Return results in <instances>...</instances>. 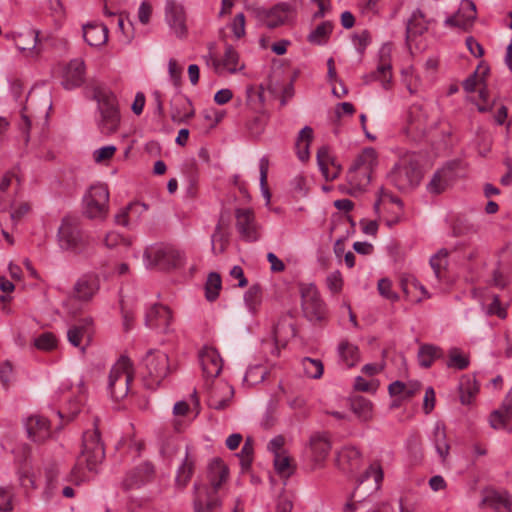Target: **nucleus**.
Returning <instances> with one entry per match:
<instances>
[{
	"mask_svg": "<svg viewBox=\"0 0 512 512\" xmlns=\"http://www.w3.org/2000/svg\"><path fill=\"white\" fill-rule=\"evenodd\" d=\"M116 150L117 148L114 145L103 146L96 149L93 153L94 161L96 163H104L114 156Z\"/></svg>",
	"mask_w": 512,
	"mask_h": 512,
	"instance_id": "obj_57",
	"label": "nucleus"
},
{
	"mask_svg": "<svg viewBox=\"0 0 512 512\" xmlns=\"http://www.w3.org/2000/svg\"><path fill=\"white\" fill-rule=\"evenodd\" d=\"M92 324L91 319H85L82 324L74 325L69 328L67 332V338L71 345L79 347L82 338L85 335H89V326Z\"/></svg>",
	"mask_w": 512,
	"mask_h": 512,
	"instance_id": "obj_41",
	"label": "nucleus"
},
{
	"mask_svg": "<svg viewBox=\"0 0 512 512\" xmlns=\"http://www.w3.org/2000/svg\"><path fill=\"white\" fill-rule=\"evenodd\" d=\"M168 73L173 84L175 86H179L182 80L183 68L178 64V62L175 59L169 60Z\"/></svg>",
	"mask_w": 512,
	"mask_h": 512,
	"instance_id": "obj_58",
	"label": "nucleus"
},
{
	"mask_svg": "<svg viewBox=\"0 0 512 512\" xmlns=\"http://www.w3.org/2000/svg\"><path fill=\"white\" fill-rule=\"evenodd\" d=\"M57 240L60 248L74 254L83 253L88 245V237L80 227L78 217L67 215L63 217L57 232Z\"/></svg>",
	"mask_w": 512,
	"mask_h": 512,
	"instance_id": "obj_3",
	"label": "nucleus"
},
{
	"mask_svg": "<svg viewBox=\"0 0 512 512\" xmlns=\"http://www.w3.org/2000/svg\"><path fill=\"white\" fill-rule=\"evenodd\" d=\"M38 35L37 30L29 28L20 33H6L5 37L8 40H13L19 51L32 54L38 42Z\"/></svg>",
	"mask_w": 512,
	"mask_h": 512,
	"instance_id": "obj_23",
	"label": "nucleus"
},
{
	"mask_svg": "<svg viewBox=\"0 0 512 512\" xmlns=\"http://www.w3.org/2000/svg\"><path fill=\"white\" fill-rule=\"evenodd\" d=\"M104 458V444L101 441L100 432L95 426L92 431H86L83 434L82 450L72 469L73 481L79 484L84 479L83 468L86 467L89 471H94Z\"/></svg>",
	"mask_w": 512,
	"mask_h": 512,
	"instance_id": "obj_2",
	"label": "nucleus"
},
{
	"mask_svg": "<svg viewBox=\"0 0 512 512\" xmlns=\"http://www.w3.org/2000/svg\"><path fill=\"white\" fill-rule=\"evenodd\" d=\"M94 98L98 103L100 114L97 120L100 132L104 135L115 133L120 123V113L115 95L108 90L98 88L94 91Z\"/></svg>",
	"mask_w": 512,
	"mask_h": 512,
	"instance_id": "obj_4",
	"label": "nucleus"
},
{
	"mask_svg": "<svg viewBox=\"0 0 512 512\" xmlns=\"http://www.w3.org/2000/svg\"><path fill=\"white\" fill-rule=\"evenodd\" d=\"M57 339L51 332H44L34 340V345L39 350L49 351L56 347Z\"/></svg>",
	"mask_w": 512,
	"mask_h": 512,
	"instance_id": "obj_54",
	"label": "nucleus"
},
{
	"mask_svg": "<svg viewBox=\"0 0 512 512\" xmlns=\"http://www.w3.org/2000/svg\"><path fill=\"white\" fill-rule=\"evenodd\" d=\"M236 229L246 242H255L260 238L254 212L248 208L235 210Z\"/></svg>",
	"mask_w": 512,
	"mask_h": 512,
	"instance_id": "obj_13",
	"label": "nucleus"
},
{
	"mask_svg": "<svg viewBox=\"0 0 512 512\" xmlns=\"http://www.w3.org/2000/svg\"><path fill=\"white\" fill-rule=\"evenodd\" d=\"M351 409L362 421H369L372 418V403L362 396L353 398Z\"/></svg>",
	"mask_w": 512,
	"mask_h": 512,
	"instance_id": "obj_40",
	"label": "nucleus"
},
{
	"mask_svg": "<svg viewBox=\"0 0 512 512\" xmlns=\"http://www.w3.org/2000/svg\"><path fill=\"white\" fill-rule=\"evenodd\" d=\"M146 375L144 384L148 389H156L170 373L169 357L160 350H149L143 359Z\"/></svg>",
	"mask_w": 512,
	"mask_h": 512,
	"instance_id": "obj_9",
	"label": "nucleus"
},
{
	"mask_svg": "<svg viewBox=\"0 0 512 512\" xmlns=\"http://www.w3.org/2000/svg\"><path fill=\"white\" fill-rule=\"evenodd\" d=\"M460 401L464 405H469L479 391L475 379L463 377L459 383Z\"/></svg>",
	"mask_w": 512,
	"mask_h": 512,
	"instance_id": "obj_38",
	"label": "nucleus"
},
{
	"mask_svg": "<svg viewBox=\"0 0 512 512\" xmlns=\"http://www.w3.org/2000/svg\"><path fill=\"white\" fill-rule=\"evenodd\" d=\"M408 131L425 134L427 129L430 127L429 114L426 107L423 104H413L408 112L407 118Z\"/></svg>",
	"mask_w": 512,
	"mask_h": 512,
	"instance_id": "obj_21",
	"label": "nucleus"
},
{
	"mask_svg": "<svg viewBox=\"0 0 512 512\" xmlns=\"http://www.w3.org/2000/svg\"><path fill=\"white\" fill-rule=\"evenodd\" d=\"M269 168V160L266 157H262L259 163L260 170V186L263 196L266 199L267 204L270 202L271 194L267 187V175Z\"/></svg>",
	"mask_w": 512,
	"mask_h": 512,
	"instance_id": "obj_53",
	"label": "nucleus"
},
{
	"mask_svg": "<svg viewBox=\"0 0 512 512\" xmlns=\"http://www.w3.org/2000/svg\"><path fill=\"white\" fill-rule=\"evenodd\" d=\"M489 72L488 67L478 66L477 70L469 75L463 81V88L466 92L472 93L475 91L476 86L484 80L485 75Z\"/></svg>",
	"mask_w": 512,
	"mask_h": 512,
	"instance_id": "obj_46",
	"label": "nucleus"
},
{
	"mask_svg": "<svg viewBox=\"0 0 512 512\" xmlns=\"http://www.w3.org/2000/svg\"><path fill=\"white\" fill-rule=\"evenodd\" d=\"M212 250L215 254L223 253L228 243V237L221 230V222H219L212 234Z\"/></svg>",
	"mask_w": 512,
	"mask_h": 512,
	"instance_id": "obj_50",
	"label": "nucleus"
},
{
	"mask_svg": "<svg viewBox=\"0 0 512 512\" xmlns=\"http://www.w3.org/2000/svg\"><path fill=\"white\" fill-rule=\"evenodd\" d=\"M304 373L307 377L318 379L323 374V364L320 360L306 357L302 361Z\"/></svg>",
	"mask_w": 512,
	"mask_h": 512,
	"instance_id": "obj_48",
	"label": "nucleus"
},
{
	"mask_svg": "<svg viewBox=\"0 0 512 512\" xmlns=\"http://www.w3.org/2000/svg\"><path fill=\"white\" fill-rule=\"evenodd\" d=\"M12 497V488L0 487V511L8 512L12 510Z\"/></svg>",
	"mask_w": 512,
	"mask_h": 512,
	"instance_id": "obj_62",
	"label": "nucleus"
},
{
	"mask_svg": "<svg viewBox=\"0 0 512 512\" xmlns=\"http://www.w3.org/2000/svg\"><path fill=\"white\" fill-rule=\"evenodd\" d=\"M339 356L348 368L355 366L360 360V352L356 345L342 341L338 346Z\"/></svg>",
	"mask_w": 512,
	"mask_h": 512,
	"instance_id": "obj_36",
	"label": "nucleus"
},
{
	"mask_svg": "<svg viewBox=\"0 0 512 512\" xmlns=\"http://www.w3.org/2000/svg\"><path fill=\"white\" fill-rule=\"evenodd\" d=\"M390 56L391 46L389 44H384L379 51V64L377 69L364 77V82L366 84L372 81H379L385 90H389L391 88L392 66Z\"/></svg>",
	"mask_w": 512,
	"mask_h": 512,
	"instance_id": "obj_12",
	"label": "nucleus"
},
{
	"mask_svg": "<svg viewBox=\"0 0 512 512\" xmlns=\"http://www.w3.org/2000/svg\"><path fill=\"white\" fill-rule=\"evenodd\" d=\"M203 373L206 377L215 378L222 371V359L213 347H204L199 354Z\"/></svg>",
	"mask_w": 512,
	"mask_h": 512,
	"instance_id": "obj_22",
	"label": "nucleus"
},
{
	"mask_svg": "<svg viewBox=\"0 0 512 512\" xmlns=\"http://www.w3.org/2000/svg\"><path fill=\"white\" fill-rule=\"evenodd\" d=\"M433 435L435 449L440 458L444 461L448 457L450 450V446L447 442L445 426L443 424L437 423L435 425Z\"/></svg>",
	"mask_w": 512,
	"mask_h": 512,
	"instance_id": "obj_37",
	"label": "nucleus"
},
{
	"mask_svg": "<svg viewBox=\"0 0 512 512\" xmlns=\"http://www.w3.org/2000/svg\"><path fill=\"white\" fill-rule=\"evenodd\" d=\"M142 208V210H146L147 207L144 204L140 203H131L124 209H122L118 214L115 215V222L118 225L128 226L129 223V213Z\"/></svg>",
	"mask_w": 512,
	"mask_h": 512,
	"instance_id": "obj_55",
	"label": "nucleus"
},
{
	"mask_svg": "<svg viewBox=\"0 0 512 512\" xmlns=\"http://www.w3.org/2000/svg\"><path fill=\"white\" fill-rule=\"evenodd\" d=\"M19 482L20 485L25 489H35V478L34 475L30 472V469L26 466L22 467L19 472Z\"/></svg>",
	"mask_w": 512,
	"mask_h": 512,
	"instance_id": "obj_61",
	"label": "nucleus"
},
{
	"mask_svg": "<svg viewBox=\"0 0 512 512\" xmlns=\"http://www.w3.org/2000/svg\"><path fill=\"white\" fill-rule=\"evenodd\" d=\"M290 12V6L286 3H279L271 9L258 8L256 17L266 27L273 29L285 23Z\"/></svg>",
	"mask_w": 512,
	"mask_h": 512,
	"instance_id": "obj_19",
	"label": "nucleus"
},
{
	"mask_svg": "<svg viewBox=\"0 0 512 512\" xmlns=\"http://www.w3.org/2000/svg\"><path fill=\"white\" fill-rule=\"evenodd\" d=\"M333 25L329 21L322 22L319 24L311 33L308 35V41L313 44H324L329 39L332 33Z\"/></svg>",
	"mask_w": 512,
	"mask_h": 512,
	"instance_id": "obj_42",
	"label": "nucleus"
},
{
	"mask_svg": "<svg viewBox=\"0 0 512 512\" xmlns=\"http://www.w3.org/2000/svg\"><path fill=\"white\" fill-rule=\"evenodd\" d=\"M326 284L333 293H338L342 289L343 280L339 271L329 274L326 278Z\"/></svg>",
	"mask_w": 512,
	"mask_h": 512,
	"instance_id": "obj_64",
	"label": "nucleus"
},
{
	"mask_svg": "<svg viewBox=\"0 0 512 512\" xmlns=\"http://www.w3.org/2000/svg\"><path fill=\"white\" fill-rule=\"evenodd\" d=\"M154 472V466L151 463L145 462L131 472L125 485L127 488L140 487L152 479Z\"/></svg>",
	"mask_w": 512,
	"mask_h": 512,
	"instance_id": "obj_30",
	"label": "nucleus"
},
{
	"mask_svg": "<svg viewBox=\"0 0 512 512\" xmlns=\"http://www.w3.org/2000/svg\"><path fill=\"white\" fill-rule=\"evenodd\" d=\"M448 255V250L443 248L430 258V266L438 280L442 278V272L448 265Z\"/></svg>",
	"mask_w": 512,
	"mask_h": 512,
	"instance_id": "obj_43",
	"label": "nucleus"
},
{
	"mask_svg": "<svg viewBox=\"0 0 512 512\" xmlns=\"http://www.w3.org/2000/svg\"><path fill=\"white\" fill-rule=\"evenodd\" d=\"M144 262L148 268L157 267L162 270H169L180 267L183 264V255L172 246L155 244L147 247L144 251Z\"/></svg>",
	"mask_w": 512,
	"mask_h": 512,
	"instance_id": "obj_8",
	"label": "nucleus"
},
{
	"mask_svg": "<svg viewBox=\"0 0 512 512\" xmlns=\"http://www.w3.org/2000/svg\"><path fill=\"white\" fill-rule=\"evenodd\" d=\"M317 162L320 171L328 181L336 179L341 172V166L331 157L329 149L326 146H322L318 149Z\"/></svg>",
	"mask_w": 512,
	"mask_h": 512,
	"instance_id": "obj_24",
	"label": "nucleus"
},
{
	"mask_svg": "<svg viewBox=\"0 0 512 512\" xmlns=\"http://www.w3.org/2000/svg\"><path fill=\"white\" fill-rule=\"evenodd\" d=\"M172 321V314L167 306L153 304L145 314V325L151 329H159L164 333L169 331Z\"/></svg>",
	"mask_w": 512,
	"mask_h": 512,
	"instance_id": "obj_18",
	"label": "nucleus"
},
{
	"mask_svg": "<svg viewBox=\"0 0 512 512\" xmlns=\"http://www.w3.org/2000/svg\"><path fill=\"white\" fill-rule=\"evenodd\" d=\"M378 291L380 295L388 300L395 301L398 299V295L392 291V283L390 280L383 278L378 281Z\"/></svg>",
	"mask_w": 512,
	"mask_h": 512,
	"instance_id": "obj_63",
	"label": "nucleus"
},
{
	"mask_svg": "<svg viewBox=\"0 0 512 512\" xmlns=\"http://www.w3.org/2000/svg\"><path fill=\"white\" fill-rule=\"evenodd\" d=\"M165 19L170 29L177 37H184L187 34L186 13L182 4L175 0H167L165 8Z\"/></svg>",
	"mask_w": 512,
	"mask_h": 512,
	"instance_id": "obj_15",
	"label": "nucleus"
},
{
	"mask_svg": "<svg viewBox=\"0 0 512 512\" xmlns=\"http://www.w3.org/2000/svg\"><path fill=\"white\" fill-rule=\"evenodd\" d=\"M262 291L258 284L252 285L244 295V301L250 312L254 313L261 303Z\"/></svg>",
	"mask_w": 512,
	"mask_h": 512,
	"instance_id": "obj_47",
	"label": "nucleus"
},
{
	"mask_svg": "<svg viewBox=\"0 0 512 512\" xmlns=\"http://www.w3.org/2000/svg\"><path fill=\"white\" fill-rule=\"evenodd\" d=\"M340 469L346 472L356 471L361 463V453L354 446H345L337 454Z\"/></svg>",
	"mask_w": 512,
	"mask_h": 512,
	"instance_id": "obj_27",
	"label": "nucleus"
},
{
	"mask_svg": "<svg viewBox=\"0 0 512 512\" xmlns=\"http://www.w3.org/2000/svg\"><path fill=\"white\" fill-rule=\"evenodd\" d=\"M443 357L444 351L442 348L433 344H422L417 354L419 365L423 368L431 367L435 360Z\"/></svg>",
	"mask_w": 512,
	"mask_h": 512,
	"instance_id": "obj_31",
	"label": "nucleus"
},
{
	"mask_svg": "<svg viewBox=\"0 0 512 512\" xmlns=\"http://www.w3.org/2000/svg\"><path fill=\"white\" fill-rule=\"evenodd\" d=\"M428 29V21L419 9L414 11L408 20L406 27L407 39L423 34Z\"/></svg>",
	"mask_w": 512,
	"mask_h": 512,
	"instance_id": "obj_34",
	"label": "nucleus"
},
{
	"mask_svg": "<svg viewBox=\"0 0 512 512\" xmlns=\"http://www.w3.org/2000/svg\"><path fill=\"white\" fill-rule=\"evenodd\" d=\"M313 139V129L310 126H305L300 130L295 148L298 158L301 161H306L309 158V146Z\"/></svg>",
	"mask_w": 512,
	"mask_h": 512,
	"instance_id": "obj_35",
	"label": "nucleus"
},
{
	"mask_svg": "<svg viewBox=\"0 0 512 512\" xmlns=\"http://www.w3.org/2000/svg\"><path fill=\"white\" fill-rule=\"evenodd\" d=\"M221 283V277L218 273L211 272L208 275L205 285L206 298L208 301H214L218 298L221 289Z\"/></svg>",
	"mask_w": 512,
	"mask_h": 512,
	"instance_id": "obj_44",
	"label": "nucleus"
},
{
	"mask_svg": "<svg viewBox=\"0 0 512 512\" xmlns=\"http://www.w3.org/2000/svg\"><path fill=\"white\" fill-rule=\"evenodd\" d=\"M388 179L400 191L414 189L422 179L418 161L413 156L400 159L389 173Z\"/></svg>",
	"mask_w": 512,
	"mask_h": 512,
	"instance_id": "obj_6",
	"label": "nucleus"
},
{
	"mask_svg": "<svg viewBox=\"0 0 512 512\" xmlns=\"http://www.w3.org/2000/svg\"><path fill=\"white\" fill-rule=\"evenodd\" d=\"M511 417V415L502 409L494 410L489 416V424L495 430L504 429L508 425Z\"/></svg>",
	"mask_w": 512,
	"mask_h": 512,
	"instance_id": "obj_52",
	"label": "nucleus"
},
{
	"mask_svg": "<svg viewBox=\"0 0 512 512\" xmlns=\"http://www.w3.org/2000/svg\"><path fill=\"white\" fill-rule=\"evenodd\" d=\"M448 181L449 178L446 176L445 171H437L429 182L427 189L431 193L439 194L446 189Z\"/></svg>",
	"mask_w": 512,
	"mask_h": 512,
	"instance_id": "obj_49",
	"label": "nucleus"
},
{
	"mask_svg": "<svg viewBox=\"0 0 512 512\" xmlns=\"http://www.w3.org/2000/svg\"><path fill=\"white\" fill-rule=\"evenodd\" d=\"M469 358L462 354L459 348L453 347L449 350V360L446 365L448 368L464 370L469 366Z\"/></svg>",
	"mask_w": 512,
	"mask_h": 512,
	"instance_id": "obj_45",
	"label": "nucleus"
},
{
	"mask_svg": "<svg viewBox=\"0 0 512 512\" xmlns=\"http://www.w3.org/2000/svg\"><path fill=\"white\" fill-rule=\"evenodd\" d=\"M196 459L189 453V447H186L185 457L179 466L175 478V484L179 488H185L190 482L195 471Z\"/></svg>",
	"mask_w": 512,
	"mask_h": 512,
	"instance_id": "obj_29",
	"label": "nucleus"
},
{
	"mask_svg": "<svg viewBox=\"0 0 512 512\" xmlns=\"http://www.w3.org/2000/svg\"><path fill=\"white\" fill-rule=\"evenodd\" d=\"M302 309L304 315L311 322H318L325 317V304L320 298V294L313 285L301 288Z\"/></svg>",
	"mask_w": 512,
	"mask_h": 512,
	"instance_id": "obj_11",
	"label": "nucleus"
},
{
	"mask_svg": "<svg viewBox=\"0 0 512 512\" xmlns=\"http://www.w3.org/2000/svg\"><path fill=\"white\" fill-rule=\"evenodd\" d=\"M485 502L492 508L499 510L501 508L510 509L511 501L507 494L492 492L485 498Z\"/></svg>",
	"mask_w": 512,
	"mask_h": 512,
	"instance_id": "obj_51",
	"label": "nucleus"
},
{
	"mask_svg": "<svg viewBox=\"0 0 512 512\" xmlns=\"http://www.w3.org/2000/svg\"><path fill=\"white\" fill-rule=\"evenodd\" d=\"M206 478V483L196 481L193 485L194 512H218L222 507L229 468L220 458H214L208 465Z\"/></svg>",
	"mask_w": 512,
	"mask_h": 512,
	"instance_id": "obj_1",
	"label": "nucleus"
},
{
	"mask_svg": "<svg viewBox=\"0 0 512 512\" xmlns=\"http://www.w3.org/2000/svg\"><path fill=\"white\" fill-rule=\"evenodd\" d=\"M377 165V152L368 147L357 156L347 172L350 186L357 191H363L371 182L373 169Z\"/></svg>",
	"mask_w": 512,
	"mask_h": 512,
	"instance_id": "obj_5",
	"label": "nucleus"
},
{
	"mask_svg": "<svg viewBox=\"0 0 512 512\" xmlns=\"http://www.w3.org/2000/svg\"><path fill=\"white\" fill-rule=\"evenodd\" d=\"M27 436L35 443H43L51 437L50 421L40 415H31L24 420Z\"/></svg>",
	"mask_w": 512,
	"mask_h": 512,
	"instance_id": "obj_17",
	"label": "nucleus"
},
{
	"mask_svg": "<svg viewBox=\"0 0 512 512\" xmlns=\"http://www.w3.org/2000/svg\"><path fill=\"white\" fill-rule=\"evenodd\" d=\"M233 394L234 390L231 386L227 384L218 385L209 394L208 406L214 410H224L229 406Z\"/></svg>",
	"mask_w": 512,
	"mask_h": 512,
	"instance_id": "obj_26",
	"label": "nucleus"
},
{
	"mask_svg": "<svg viewBox=\"0 0 512 512\" xmlns=\"http://www.w3.org/2000/svg\"><path fill=\"white\" fill-rule=\"evenodd\" d=\"M83 37L88 45L99 47L108 40V28L101 23H89L83 26Z\"/></svg>",
	"mask_w": 512,
	"mask_h": 512,
	"instance_id": "obj_28",
	"label": "nucleus"
},
{
	"mask_svg": "<svg viewBox=\"0 0 512 512\" xmlns=\"http://www.w3.org/2000/svg\"><path fill=\"white\" fill-rule=\"evenodd\" d=\"M233 35L240 39L245 35V15L238 13L230 24Z\"/></svg>",
	"mask_w": 512,
	"mask_h": 512,
	"instance_id": "obj_59",
	"label": "nucleus"
},
{
	"mask_svg": "<svg viewBox=\"0 0 512 512\" xmlns=\"http://www.w3.org/2000/svg\"><path fill=\"white\" fill-rule=\"evenodd\" d=\"M85 81V63L80 58L72 59L63 69L61 84L66 90L80 87Z\"/></svg>",
	"mask_w": 512,
	"mask_h": 512,
	"instance_id": "obj_20",
	"label": "nucleus"
},
{
	"mask_svg": "<svg viewBox=\"0 0 512 512\" xmlns=\"http://www.w3.org/2000/svg\"><path fill=\"white\" fill-rule=\"evenodd\" d=\"M100 289V278L96 274H84L74 284L72 295L81 302H90Z\"/></svg>",
	"mask_w": 512,
	"mask_h": 512,
	"instance_id": "obj_16",
	"label": "nucleus"
},
{
	"mask_svg": "<svg viewBox=\"0 0 512 512\" xmlns=\"http://www.w3.org/2000/svg\"><path fill=\"white\" fill-rule=\"evenodd\" d=\"M194 116V109L189 99L183 101V113L172 111L171 118L173 122L182 123Z\"/></svg>",
	"mask_w": 512,
	"mask_h": 512,
	"instance_id": "obj_56",
	"label": "nucleus"
},
{
	"mask_svg": "<svg viewBox=\"0 0 512 512\" xmlns=\"http://www.w3.org/2000/svg\"><path fill=\"white\" fill-rule=\"evenodd\" d=\"M109 191L106 185H92L83 198V213L89 219H104L108 213Z\"/></svg>",
	"mask_w": 512,
	"mask_h": 512,
	"instance_id": "obj_10",
	"label": "nucleus"
},
{
	"mask_svg": "<svg viewBox=\"0 0 512 512\" xmlns=\"http://www.w3.org/2000/svg\"><path fill=\"white\" fill-rule=\"evenodd\" d=\"M477 17L476 6L471 0H463L458 11L446 18L444 25L469 31Z\"/></svg>",
	"mask_w": 512,
	"mask_h": 512,
	"instance_id": "obj_14",
	"label": "nucleus"
},
{
	"mask_svg": "<svg viewBox=\"0 0 512 512\" xmlns=\"http://www.w3.org/2000/svg\"><path fill=\"white\" fill-rule=\"evenodd\" d=\"M370 478H373V484L370 487L371 491H377L380 489L381 482L383 480V471L378 464H371L365 472L359 477L358 485L351 495V498H356L358 490L362 484L367 482Z\"/></svg>",
	"mask_w": 512,
	"mask_h": 512,
	"instance_id": "obj_32",
	"label": "nucleus"
},
{
	"mask_svg": "<svg viewBox=\"0 0 512 512\" xmlns=\"http://www.w3.org/2000/svg\"><path fill=\"white\" fill-rule=\"evenodd\" d=\"M213 65L216 71L222 67L230 73H235L238 69L243 68V66L239 67V55L231 45L225 47L223 59H214Z\"/></svg>",
	"mask_w": 512,
	"mask_h": 512,
	"instance_id": "obj_33",
	"label": "nucleus"
},
{
	"mask_svg": "<svg viewBox=\"0 0 512 512\" xmlns=\"http://www.w3.org/2000/svg\"><path fill=\"white\" fill-rule=\"evenodd\" d=\"M104 244L107 248L112 249L118 245L130 246V241L122 237L119 233L109 232L104 238Z\"/></svg>",
	"mask_w": 512,
	"mask_h": 512,
	"instance_id": "obj_60",
	"label": "nucleus"
},
{
	"mask_svg": "<svg viewBox=\"0 0 512 512\" xmlns=\"http://www.w3.org/2000/svg\"><path fill=\"white\" fill-rule=\"evenodd\" d=\"M133 380L131 360L122 356L112 366L108 377V390L114 400L125 398L129 392V385Z\"/></svg>",
	"mask_w": 512,
	"mask_h": 512,
	"instance_id": "obj_7",
	"label": "nucleus"
},
{
	"mask_svg": "<svg viewBox=\"0 0 512 512\" xmlns=\"http://www.w3.org/2000/svg\"><path fill=\"white\" fill-rule=\"evenodd\" d=\"M309 447L313 461L315 463L323 462L331 450V442L327 433L316 432L312 434L309 440Z\"/></svg>",
	"mask_w": 512,
	"mask_h": 512,
	"instance_id": "obj_25",
	"label": "nucleus"
},
{
	"mask_svg": "<svg viewBox=\"0 0 512 512\" xmlns=\"http://www.w3.org/2000/svg\"><path fill=\"white\" fill-rule=\"evenodd\" d=\"M253 454H254V440L252 437L248 436L245 439V442L241 448V451L237 454V457L240 460L242 473H246L250 470L251 464L253 461Z\"/></svg>",
	"mask_w": 512,
	"mask_h": 512,
	"instance_id": "obj_39",
	"label": "nucleus"
}]
</instances>
